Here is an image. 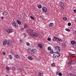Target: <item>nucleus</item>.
Masks as SVG:
<instances>
[{"label":"nucleus","instance_id":"40","mask_svg":"<svg viewBox=\"0 0 76 76\" xmlns=\"http://www.w3.org/2000/svg\"><path fill=\"white\" fill-rule=\"evenodd\" d=\"M53 38L55 39H58V38H57V37H54Z\"/></svg>","mask_w":76,"mask_h":76},{"label":"nucleus","instance_id":"30","mask_svg":"<svg viewBox=\"0 0 76 76\" xmlns=\"http://www.w3.org/2000/svg\"><path fill=\"white\" fill-rule=\"evenodd\" d=\"M47 40L48 41H51V38L50 37H48L47 39Z\"/></svg>","mask_w":76,"mask_h":76},{"label":"nucleus","instance_id":"22","mask_svg":"<svg viewBox=\"0 0 76 76\" xmlns=\"http://www.w3.org/2000/svg\"><path fill=\"white\" fill-rule=\"evenodd\" d=\"M23 16H24V18H26L27 16L26 15V14L24 13L23 14Z\"/></svg>","mask_w":76,"mask_h":76},{"label":"nucleus","instance_id":"32","mask_svg":"<svg viewBox=\"0 0 76 76\" xmlns=\"http://www.w3.org/2000/svg\"><path fill=\"white\" fill-rule=\"evenodd\" d=\"M58 75L60 76H62V73H61V72H59L58 74Z\"/></svg>","mask_w":76,"mask_h":76},{"label":"nucleus","instance_id":"18","mask_svg":"<svg viewBox=\"0 0 76 76\" xmlns=\"http://www.w3.org/2000/svg\"><path fill=\"white\" fill-rule=\"evenodd\" d=\"M43 73H40L39 74V76H43Z\"/></svg>","mask_w":76,"mask_h":76},{"label":"nucleus","instance_id":"10","mask_svg":"<svg viewBox=\"0 0 76 76\" xmlns=\"http://www.w3.org/2000/svg\"><path fill=\"white\" fill-rule=\"evenodd\" d=\"M2 14L3 16H5L7 14V11H5L4 12L2 13Z\"/></svg>","mask_w":76,"mask_h":76},{"label":"nucleus","instance_id":"24","mask_svg":"<svg viewBox=\"0 0 76 76\" xmlns=\"http://www.w3.org/2000/svg\"><path fill=\"white\" fill-rule=\"evenodd\" d=\"M13 32V29H10V33H12Z\"/></svg>","mask_w":76,"mask_h":76},{"label":"nucleus","instance_id":"44","mask_svg":"<svg viewBox=\"0 0 76 76\" xmlns=\"http://www.w3.org/2000/svg\"><path fill=\"white\" fill-rule=\"evenodd\" d=\"M42 17H43V15H42L40 16V18H41H41H42Z\"/></svg>","mask_w":76,"mask_h":76},{"label":"nucleus","instance_id":"35","mask_svg":"<svg viewBox=\"0 0 76 76\" xmlns=\"http://www.w3.org/2000/svg\"><path fill=\"white\" fill-rule=\"evenodd\" d=\"M54 51H53V50H51L50 51V53H51V54H53V53H54Z\"/></svg>","mask_w":76,"mask_h":76},{"label":"nucleus","instance_id":"52","mask_svg":"<svg viewBox=\"0 0 76 76\" xmlns=\"http://www.w3.org/2000/svg\"><path fill=\"white\" fill-rule=\"evenodd\" d=\"M12 58H10V59H12Z\"/></svg>","mask_w":76,"mask_h":76},{"label":"nucleus","instance_id":"43","mask_svg":"<svg viewBox=\"0 0 76 76\" xmlns=\"http://www.w3.org/2000/svg\"><path fill=\"white\" fill-rule=\"evenodd\" d=\"M4 18V17H1V19L2 20H3Z\"/></svg>","mask_w":76,"mask_h":76},{"label":"nucleus","instance_id":"26","mask_svg":"<svg viewBox=\"0 0 76 76\" xmlns=\"http://www.w3.org/2000/svg\"><path fill=\"white\" fill-rule=\"evenodd\" d=\"M68 76H73V74H68Z\"/></svg>","mask_w":76,"mask_h":76},{"label":"nucleus","instance_id":"14","mask_svg":"<svg viewBox=\"0 0 76 76\" xmlns=\"http://www.w3.org/2000/svg\"><path fill=\"white\" fill-rule=\"evenodd\" d=\"M54 26V24L52 23H50L49 24V26H50V27H53V26Z\"/></svg>","mask_w":76,"mask_h":76},{"label":"nucleus","instance_id":"34","mask_svg":"<svg viewBox=\"0 0 76 76\" xmlns=\"http://www.w3.org/2000/svg\"><path fill=\"white\" fill-rule=\"evenodd\" d=\"M12 70H16V68L15 67H13L12 69Z\"/></svg>","mask_w":76,"mask_h":76},{"label":"nucleus","instance_id":"38","mask_svg":"<svg viewBox=\"0 0 76 76\" xmlns=\"http://www.w3.org/2000/svg\"><path fill=\"white\" fill-rule=\"evenodd\" d=\"M7 32L8 33H10V29H8L7 30Z\"/></svg>","mask_w":76,"mask_h":76},{"label":"nucleus","instance_id":"16","mask_svg":"<svg viewBox=\"0 0 76 76\" xmlns=\"http://www.w3.org/2000/svg\"><path fill=\"white\" fill-rule=\"evenodd\" d=\"M62 45L64 48L66 47V44L64 43H63L62 44Z\"/></svg>","mask_w":76,"mask_h":76},{"label":"nucleus","instance_id":"5","mask_svg":"<svg viewBox=\"0 0 76 76\" xmlns=\"http://www.w3.org/2000/svg\"><path fill=\"white\" fill-rule=\"evenodd\" d=\"M60 6L61 9H64V4L63 2H60Z\"/></svg>","mask_w":76,"mask_h":76},{"label":"nucleus","instance_id":"6","mask_svg":"<svg viewBox=\"0 0 76 76\" xmlns=\"http://www.w3.org/2000/svg\"><path fill=\"white\" fill-rule=\"evenodd\" d=\"M55 49L56 51L57 52V51H59L60 52V51L61 50V49L60 48V47L58 46H56L55 47Z\"/></svg>","mask_w":76,"mask_h":76},{"label":"nucleus","instance_id":"11","mask_svg":"<svg viewBox=\"0 0 76 76\" xmlns=\"http://www.w3.org/2000/svg\"><path fill=\"white\" fill-rule=\"evenodd\" d=\"M17 22L18 23V25H20L21 24V22L18 19L16 20Z\"/></svg>","mask_w":76,"mask_h":76},{"label":"nucleus","instance_id":"8","mask_svg":"<svg viewBox=\"0 0 76 76\" xmlns=\"http://www.w3.org/2000/svg\"><path fill=\"white\" fill-rule=\"evenodd\" d=\"M34 31V30H30L29 29L27 30V32L28 34H31H31H32V32Z\"/></svg>","mask_w":76,"mask_h":76},{"label":"nucleus","instance_id":"56","mask_svg":"<svg viewBox=\"0 0 76 76\" xmlns=\"http://www.w3.org/2000/svg\"><path fill=\"white\" fill-rule=\"evenodd\" d=\"M18 58V57H17V58Z\"/></svg>","mask_w":76,"mask_h":76},{"label":"nucleus","instance_id":"51","mask_svg":"<svg viewBox=\"0 0 76 76\" xmlns=\"http://www.w3.org/2000/svg\"><path fill=\"white\" fill-rule=\"evenodd\" d=\"M28 57H31V56H28Z\"/></svg>","mask_w":76,"mask_h":76},{"label":"nucleus","instance_id":"31","mask_svg":"<svg viewBox=\"0 0 76 76\" xmlns=\"http://www.w3.org/2000/svg\"><path fill=\"white\" fill-rule=\"evenodd\" d=\"M52 40L54 42H55V41H57V39H52Z\"/></svg>","mask_w":76,"mask_h":76},{"label":"nucleus","instance_id":"1","mask_svg":"<svg viewBox=\"0 0 76 76\" xmlns=\"http://www.w3.org/2000/svg\"><path fill=\"white\" fill-rule=\"evenodd\" d=\"M31 37L37 38L39 37V34L35 32H32L31 34Z\"/></svg>","mask_w":76,"mask_h":76},{"label":"nucleus","instance_id":"55","mask_svg":"<svg viewBox=\"0 0 76 76\" xmlns=\"http://www.w3.org/2000/svg\"><path fill=\"white\" fill-rule=\"evenodd\" d=\"M11 45H12V43L11 44Z\"/></svg>","mask_w":76,"mask_h":76},{"label":"nucleus","instance_id":"36","mask_svg":"<svg viewBox=\"0 0 76 76\" xmlns=\"http://www.w3.org/2000/svg\"><path fill=\"white\" fill-rule=\"evenodd\" d=\"M26 44L27 46H29V45H30V44L28 42Z\"/></svg>","mask_w":76,"mask_h":76},{"label":"nucleus","instance_id":"20","mask_svg":"<svg viewBox=\"0 0 76 76\" xmlns=\"http://www.w3.org/2000/svg\"><path fill=\"white\" fill-rule=\"evenodd\" d=\"M65 30L68 32H70V30L69 28H66Z\"/></svg>","mask_w":76,"mask_h":76},{"label":"nucleus","instance_id":"29","mask_svg":"<svg viewBox=\"0 0 76 76\" xmlns=\"http://www.w3.org/2000/svg\"><path fill=\"white\" fill-rule=\"evenodd\" d=\"M58 40L59 41H61V42H62V41H63V40H62V39H61L60 38H58Z\"/></svg>","mask_w":76,"mask_h":76},{"label":"nucleus","instance_id":"28","mask_svg":"<svg viewBox=\"0 0 76 76\" xmlns=\"http://www.w3.org/2000/svg\"><path fill=\"white\" fill-rule=\"evenodd\" d=\"M23 27L25 28H27V25L26 24H25L23 25Z\"/></svg>","mask_w":76,"mask_h":76},{"label":"nucleus","instance_id":"2","mask_svg":"<svg viewBox=\"0 0 76 76\" xmlns=\"http://www.w3.org/2000/svg\"><path fill=\"white\" fill-rule=\"evenodd\" d=\"M6 43L9 45H10V41L9 40H4L3 41V45H6Z\"/></svg>","mask_w":76,"mask_h":76},{"label":"nucleus","instance_id":"47","mask_svg":"<svg viewBox=\"0 0 76 76\" xmlns=\"http://www.w3.org/2000/svg\"><path fill=\"white\" fill-rule=\"evenodd\" d=\"M20 42H22V39H20Z\"/></svg>","mask_w":76,"mask_h":76},{"label":"nucleus","instance_id":"3","mask_svg":"<svg viewBox=\"0 0 76 76\" xmlns=\"http://www.w3.org/2000/svg\"><path fill=\"white\" fill-rule=\"evenodd\" d=\"M54 56V57H60V55H59V53L58 52H54V53H53V56Z\"/></svg>","mask_w":76,"mask_h":76},{"label":"nucleus","instance_id":"53","mask_svg":"<svg viewBox=\"0 0 76 76\" xmlns=\"http://www.w3.org/2000/svg\"><path fill=\"white\" fill-rule=\"evenodd\" d=\"M10 57H10V56H11V55H10Z\"/></svg>","mask_w":76,"mask_h":76},{"label":"nucleus","instance_id":"12","mask_svg":"<svg viewBox=\"0 0 76 76\" xmlns=\"http://www.w3.org/2000/svg\"><path fill=\"white\" fill-rule=\"evenodd\" d=\"M69 56H71L72 57H75V54H72V53H69Z\"/></svg>","mask_w":76,"mask_h":76},{"label":"nucleus","instance_id":"49","mask_svg":"<svg viewBox=\"0 0 76 76\" xmlns=\"http://www.w3.org/2000/svg\"><path fill=\"white\" fill-rule=\"evenodd\" d=\"M74 33L75 34H76V30L75 31Z\"/></svg>","mask_w":76,"mask_h":76},{"label":"nucleus","instance_id":"54","mask_svg":"<svg viewBox=\"0 0 76 76\" xmlns=\"http://www.w3.org/2000/svg\"><path fill=\"white\" fill-rule=\"evenodd\" d=\"M10 42H12V41H10Z\"/></svg>","mask_w":76,"mask_h":76},{"label":"nucleus","instance_id":"9","mask_svg":"<svg viewBox=\"0 0 76 76\" xmlns=\"http://www.w3.org/2000/svg\"><path fill=\"white\" fill-rule=\"evenodd\" d=\"M31 52L33 53L34 54H36L37 52V50L36 49H32L31 50Z\"/></svg>","mask_w":76,"mask_h":76},{"label":"nucleus","instance_id":"42","mask_svg":"<svg viewBox=\"0 0 76 76\" xmlns=\"http://www.w3.org/2000/svg\"><path fill=\"white\" fill-rule=\"evenodd\" d=\"M15 56L16 57H19V56L18 54L15 55Z\"/></svg>","mask_w":76,"mask_h":76},{"label":"nucleus","instance_id":"15","mask_svg":"<svg viewBox=\"0 0 76 76\" xmlns=\"http://www.w3.org/2000/svg\"><path fill=\"white\" fill-rule=\"evenodd\" d=\"M72 44H76V41H75L73 40L71 42Z\"/></svg>","mask_w":76,"mask_h":76},{"label":"nucleus","instance_id":"39","mask_svg":"<svg viewBox=\"0 0 76 76\" xmlns=\"http://www.w3.org/2000/svg\"><path fill=\"white\" fill-rule=\"evenodd\" d=\"M6 69L7 70H9V68L8 67H6Z\"/></svg>","mask_w":76,"mask_h":76},{"label":"nucleus","instance_id":"21","mask_svg":"<svg viewBox=\"0 0 76 76\" xmlns=\"http://www.w3.org/2000/svg\"><path fill=\"white\" fill-rule=\"evenodd\" d=\"M42 6L41 5H38V8L39 9H41V8H42Z\"/></svg>","mask_w":76,"mask_h":76},{"label":"nucleus","instance_id":"33","mask_svg":"<svg viewBox=\"0 0 76 76\" xmlns=\"http://www.w3.org/2000/svg\"><path fill=\"white\" fill-rule=\"evenodd\" d=\"M51 65L52 67H53V66H56V65H55V64H54V63L52 64Z\"/></svg>","mask_w":76,"mask_h":76},{"label":"nucleus","instance_id":"50","mask_svg":"<svg viewBox=\"0 0 76 76\" xmlns=\"http://www.w3.org/2000/svg\"><path fill=\"white\" fill-rule=\"evenodd\" d=\"M10 53H11V54H13V53H12V51H11L10 52Z\"/></svg>","mask_w":76,"mask_h":76},{"label":"nucleus","instance_id":"25","mask_svg":"<svg viewBox=\"0 0 76 76\" xmlns=\"http://www.w3.org/2000/svg\"><path fill=\"white\" fill-rule=\"evenodd\" d=\"M28 58L30 60H33V58L32 57H28Z\"/></svg>","mask_w":76,"mask_h":76},{"label":"nucleus","instance_id":"7","mask_svg":"<svg viewBox=\"0 0 76 76\" xmlns=\"http://www.w3.org/2000/svg\"><path fill=\"white\" fill-rule=\"evenodd\" d=\"M12 25L14 27H17L18 26V23H17V22H13L12 23Z\"/></svg>","mask_w":76,"mask_h":76},{"label":"nucleus","instance_id":"45","mask_svg":"<svg viewBox=\"0 0 76 76\" xmlns=\"http://www.w3.org/2000/svg\"><path fill=\"white\" fill-rule=\"evenodd\" d=\"M3 54L4 55H6V53L5 52H3Z\"/></svg>","mask_w":76,"mask_h":76},{"label":"nucleus","instance_id":"19","mask_svg":"<svg viewBox=\"0 0 76 76\" xmlns=\"http://www.w3.org/2000/svg\"><path fill=\"white\" fill-rule=\"evenodd\" d=\"M48 51H50L51 50V48L50 47H49L48 48Z\"/></svg>","mask_w":76,"mask_h":76},{"label":"nucleus","instance_id":"46","mask_svg":"<svg viewBox=\"0 0 76 76\" xmlns=\"http://www.w3.org/2000/svg\"><path fill=\"white\" fill-rule=\"evenodd\" d=\"M74 13H76V10H74Z\"/></svg>","mask_w":76,"mask_h":76},{"label":"nucleus","instance_id":"48","mask_svg":"<svg viewBox=\"0 0 76 76\" xmlns=\"http://www.w3.org/2000/svg\"><path fill=\"white\" fill-rule=\"evenodd\" d=\"M58 72H56V74H57V75H58Z\"/></svg>","mask_w":76,"mask_h":76},{"label":"nucleus","instance_id":"37","mask_svg":"<svg viewBox=\"0 0 76 76\" xmlns=\"http://www.w3.org/2000/svg\"><path fill=\"white\" fill-rule=\"evenodd\" d=\"M71 25V23H68V26H70Z\"/></svg>","mask_w":76,"mask_h":76},{"label":"nucleus","instance_id":"13","mask_svg":"<svg viewBox=\"0 0 76 76\" xmlns=\"http://www.w3.org/2000/svg\"><path fill=\"white\" fill-rule=\"evenodd\" d=\"M38 46L40 48H42V44H39L38 45Z\"/></svg>","mask_w":76,"mask_h":76},{"label":"nucleus","instance_id":"23","mask_svg":"<svg viewBox=\"0 0 76 76\" xmlns=\"http://www.w3.org/2000/svg\"><path fill=\"white\" fill-rule=\"evenodd\" d=\"M64 20H67V18L66 17H64L63 18Z\"/></svg>","mask_w":76,"mask_h":76},{"label":"nucleus","instance_id":"4","mask_svg":"<svg viewBox=\"0 0 76 76\" xmlns=\"http://www.w3.org/2000/svg\"><path fill=\"white\" fill-rule=\"evenodd\" d=\"M42 10L44 13H46L47 12V8L46 7H43L42 8Z\"/></svg>","mask_w":76,"mask_h":76},{"label":"nucleus","instance_id":"17","mask_svg":"<svg viewBox=\"0 0 76 76\" xmlns=\"http://www.w3.org/2000/svg\"><path fill=\"white\" fill-rule=\"evenodd\" d=\"M72 63V61L70 60L68 63V64H71Z\"/></svg>","mask_w":76,"mask_h":76},{"label":"nucleus","instance_id":"27","mask_svg":"<svg viewBox=\"0 0 76 76\" xmlns=\"http://www.w3.org/2000/svg\"><path fill=\"white\" fill-rule=\"evenodd\" d=\"M30 18L31 19H32V20H34V18L33 16H30Z\"/></svg>","mask_w":76,"mask_h":76},{"label":"nucleus","instance_id":"41","mask_svg":"<svg viewBox=\"0 0 76 76\" xmlns=\"http://www.w3.org/2000/svg\"><path fill=\"white\" fill-rule=\"evenodd\" d=\"M68 68L70 69H70H71L72 68V67L71 66H69Z\"/></svg>","mask_w":76,"mask_h":76},{"label":"nucleus","instance_id":"57","mask_svg":"<svg viewBox=\"0 0 76 76\" xmlns=\"http://www.w3.org/2000/svg\"><path fill=\"white\" fill-rule=\"evenodd\" d=\"M10 44H11L10 43Z\"/></svg>","mask_w":76,"mask_h":76}]
</instances>
